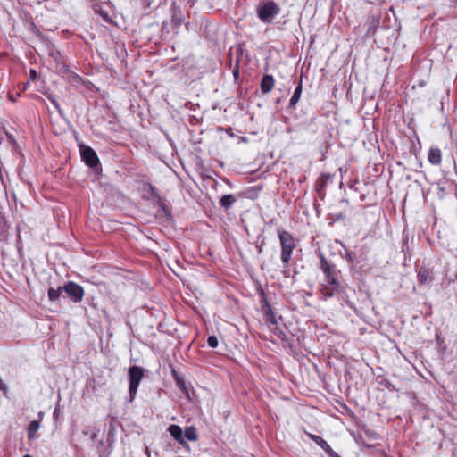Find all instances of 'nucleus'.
<instances>
[{
    "instance_id": "393cba45",
    "label": "nucleus",
    "mask_w": 457,
    "mask_h": 457,
    "mask_svg": "<svg viewBox=\"0 0 457 457\" xmlns=\"http://www.w3.org/2000/svg\"><path fill=\"white\" fill-rule=\"evenodd\" d=\"M58 414H59V408L55 407L54 411V418L57 419L58 418Z\"/></svg>"
},
{
    "instance_id": "9d476101",
    "label": "nucleus",
    "mask_w": 457,
    "mask_h": 457,
    "mask_svg": "<svg viewBox=\"0 0 457 457\" xmlns=\"http://www.w3.org/2000/svg\"><path fill=\"white\" fill-rule=\"evenodd\" d=\"M428 162L433 165H439L442 162L441 150L438 147H431L428 155Z\"/></svg>"
},
{
    "instance_id": "ddd939ff",
    "label": "nucleus",
    "mask_w": 457,
    "mask_h": 457,
    "mask_svg": "<svg viewBox=\"0 0 457 457\" xmlns=\"http://www.w3.org/2000/svg\"><path fill=\"white\" fill-rule=\"evenodd\" d=\"M92 9H93L94 12L99 14L104 21H106L108 23L112 22V18L110 17L108 12L103 9L101 4H93Z\"/></svg>"
},
{
    "instance_id": "6ab92c4d",
    "label": "nucleus",
    "mask_w": 457,
    "mask_h": 457,
    "mask_svg": "<svg viewBox=\"0 0 457 457\" xmlns=\"http://www.w3.org/2000/svg\"><path fill=\"white\" fill-rule=\"evenodd\" d=\"M62 291H63L62 287H58L57 289L49 288L48 289L49 299L51 301H56L59 298Z\"/></svg>"
},
{
    "instance_id": "f3484780",
    "label": "nucleus",
    "mask_w": 457,
    "mask_h": 457,
    "mask_svg": "<svg viewBox=\"0 0 457 457\" xmlns=\"http://www.w3.org/2000/svg\"><path fill=\"white\" fill-rule=\"evenodd\" d=\"M184 439L187 438L189 441H196L198 435L196 429L194 427H187L184 431Z\"/></svg>"
},
{
    "instance_id": "2eb2a0df",
    "label": "nucleus",
    "mask_w": 457,
    "mask_h": 457,
    "mask_svg": "<svg viewBox=\"0 0 457 457\" xmlns=\"http://www.w3.org/2000/svg\"><path fill=\"white\" fill-rule=\"evenodd\" d=\"M429 279H431L430 272L428 270L425 268L420 269L418 272V281L420 285L426 284Z\"/></svg>"
},
{
    "instance_id": "0eeeda50",
    "label": "nucleus",
    "mask_w": 457,
    "mask_h": 457,
    "mask_svg": "<svg viewBox=\"0 0 457 457\" xmlns=\"http://www.w3.org/2000/svg\"><path fill=\"white\" fill-rule=\"evenodd\" d=\"M309 436L318 445H320L329 457H340L333 449L328 445V444L320 436L316 435H309Z\"/></svg>"
},
{
    "instance_id": "9b49d317",
    "label": "nucleus",
    "mask_w": 457,
    "mask_h": 457,
    "mask_svg": "<svg viewBox=\"0 0 457 457\" xmlns=\"http://www.w3.org/2000/svg\"><path fill=\"white\" fill-rule=\"evenodd\" d=\"M274 79L271 75H264L261 81V90L263 94L270 93L274 87Z\"/></svg>"
},
{
    "instance_id": "c85d7f7f",
    "label": "nucleus",
    "mask_w": 457,
    "mask_h": 457,
    "mask_svg": "<svg viewBox=\"0 0 457 457\" xmlns=\"http://www.w3.org/2000/svg\"><path fill=\"white\" fill-rule=\"evenodd\" d=\"M278 335H279V336H280V335L285 336V334H284L282 331H279Z\"/></svg>"
},
{
    "instance_id": "20e7f679",
    "label": "nucleus",
    "mask_w": 457,
    "mask_h": 457,
    "mask_svg": "<svg viewBox=\"0 0 457 457\" xmlns=\"http://www.w3.org/2000/svg\"><path fill=\"white\" fill-rule=\"evenodd\" d=\"M129 402H132L136 396L138 386L140 381L144 377V370L139 366H131L129 369Z\"/></svg>"
},
{
    "instance_id": "aec40b11",
    "label": "nucleus",
    "mask_w": 457,
    "mask_h": 457,
    "mask_svg": "<svg viewBox=\"0 0 457 457\" xmlns=\"http://www.w3.org/2000/svg\"><path fill=\"white\" fill-rule=\"evenodd\" d=\"M46 97L51 101L54 108L59 113H62V109L56 99L51 94H46Z\"/></svg>"
},
{
    "instance_id": "4468645a",
    "label": "nucleus",
    "mask_w": 457,
    "mask_h": 457,
    "mask_svg": "<svg viewBox=\"0 0 457 457\" xmlns=\"http://www.w3.org/2000/svg\"><path fill=\"white\" fill-rule=\"evenodd\" d=\"M40 428V420H32L29 424L28 428V438L33 439L36 436L37 430Z\"/></svg>"
},
{
    "instance_id": "dca6fc26",
    "label": "nucleus",
    "mask_w": 457,
    "mask_h": 457,
    "mask_svg": "<svg viewBox=\"0 0 457 457\" xmlns=\"http://www.w3.org/2000/svg\"><path fill=\"white\" fill-rule=\"evenodd\" d=\"M235 202L236 197L233 195H223L220 200V204L224 209H228Z\"/></svg>"
},
{
    "instance_id": "bb28decb",
    "label": "nucleus",
    "mask_w": 457,
    "mask_h": 457,
    "mask_svg": "<svg viewBox=\"0 0 457 457\" xmlns=\"http://www.w3.org/2000/svg\"><path fill=\"white\" fill-rule=\"evenodd\" d=\"M145 452H146V454L149 456V455H150V453H149V450H148V448H147V447H146Z\"/></svg>"
},
{
    "instance_id": "412c9836",
    "label": "nucleus",
    "mask_w": 457,
    "mask_h": 457,
    "mask_svg": "<svg viewBox=\"0 0 457 457\" xmlns=\"http://www.w3.org/2000/svg\"><path fill=\"white\" fill-rule=\"evenodd\" d=\"M208 345L212 348H215L218 345V338L215 336H210L207 339Z\"/></svg>"
},
{
    "instance_id": "423d86ee",
    "label": "nucleus",
    "mask_w": 457,
    "mask_h": 457,
    "mask_svg": "<svg viewBox=\"0 0 457 457\" xmlns=\"http://www.w3.org/2000/svg\"><path fill=\"white\" fill-rule=\"evenodd\" d=\"M81 156L87 165L91 168H95L99 164V159L96 152L89 146H84L81 149Z\"/></svg>"
},
{
    "instance_id": "39448f33",
    "label": "nucleus",
    "mask_w": 457,
    "mask_h": 457,
    "mask_svg": "<svg viewBox=\"0 0 457 457\" xmlns=\"http://www.w3.org/2000/svg\"><path fill=\"white\" fill-rule=\"evenodd\" d=\"M62 288L74 303H79L82 301L84 296V289L81 286L76 284L75 282L70 281L66 283Z\"/></svg>"
},
{
    "instance_id": "f8f14e48",
    "label": "nucleus",
    "mask_w": 457,
    "mask_h": 457,
    "mask_svg": "<svg viewBox=\"0 0 457 457\" xmlns=\"http://www.w3.org/2000/svg\"><path fill=\"white\" fill-rule=\"evenodd\" d=\"M184 15L182 11L176 5L172 6V18L171 23L175 28H179L181 23L183 22Z\"/></svg>"
},
{
    "instance_id": "4be33fe9",
    "label": "nucleus",
    "mask_w": 457,
    "mask_h": 457,
    "mask_svg": "<svg viewBox=\"0 0 457 457\" xmlns=\"http://www.w3.org/2000/svg\"><path fill=\"white\" fill-rule=\"evenodd\" d=\"M5 231V222L2 217H0V236Z\"/></svg>"
},
{
    "instance_id": "cd10ccee",
    "label": "nucleus",
    "mask_w": 457,
    "mask_h": 457,
    "mask_svg": "<svg viewBox=\"0 0 457 457\" xmlns=\"http://www.w3.org/2000/svg\"><path fill=\"white\" fill-rule=\"evenodd\" d=\"M38 416H39V418H41V417L43 416V412H42V411H40V412L38 413Z\"/></svg>"
},
{
    "instance_id": "5701e85b",
    "label": "nucleus",
    "mask_w": 457,
    "mask_h": 457,
    "mask_svg": "<svg viewBox=\"0 0 457 457\" xmlns=\"http://www.w3.org/2000/svg\"><path fill=\"white\" fill-rule=\"evenodd\" d=\"M378 24V20L376 19L375 17L372 18V21H371V25L373 27H376L377 25Z\"/></svg>"
},
{
    "instance_id": "c756f323",
    "label": "nucleus",
    "mask_w": 457,
    "mask_h": 457,
    "mask_svg": "<svg viewBox=\"0 0 457 457\" xmlns=\"http://www.w3.org/2000/svg\"><path fill=\"white\" fill-rule=\"evenodd\" d=\"M23 457H31L29 454H26Z\"/></svg>"
},
{
    "instance_id": "a878e982",
    "label": "nucleus",
    "mask_w": 457,
    "mask_h": 457,
    "mask_svg": "<svg viewBox=\"0 0 457 457\" xmlns=\"http://www.w3.org/2000/svg\"><path fill=\"white\" fill-rule=\"evenodd\" d=\"M162 207L163 210L166 209V205L164 204H162Z\"/></svg>"
},
{
    "instance_id": "f257e3e1",
    "label": "nucleus",
    "mask_w": 457,
    "mask_h": 457,
    "mask_svg": "<svg viewBox=\"0 0 457 457\" xmlns=\"http://www.w3.org/2000/svg\"><path fill=\"white\" fill-rule=\"evenodd\" d=\"M320 268L325 274V282L320 288L322 297L327 299L341 294L344 291V286L340 280V271L324 257L320 259Z\"/></svg>"
},
{
    "instance_id": "b1692460",
    "label": "nucleus",
    "mask_w": 457,
    "mask_h": 457,
    "mask_svg": "<svg viewBox=\"0 0 457 457\" xmlns=\"http://www.w3.org/2000/svg\"><path fill=\"white\" fill-rule=\"evenodd\" d=\"M29 74H30V78H32V79H36V77H37V71H36L35 70H30Z\"/></svg>"
},
{
    "instance_id": "1a4fd4ad",
    "label": "nucleus",
    "mask_w": 457,
    "mask_h": 457,
    "mask_svg": "<svg viewBox=\"0 0 457 457\" xmlns=\"http://www.w3.org/2000/svg\"><path fill=\"white\" fill-rule=\"evenodd\" d=\"M262 312L265 315V321L270 326H277L278 322L275 317V313L268 302H266L263 305Z\"/></svg>"
},
{
    "instance_id": "a211bd4d",
    "label": "nucleus",
    "mask_w": 457,
    "mask_h": 457,
    "mask_svg": "<svg viewBox=\"0 0 457 457\" xmlns=\"http://www.w3.org/2000/svg\"><path fill=\"white\" fill-rule=\"evenodd\" d=\"M302 90H303L302 83L300 82L299 85L295 89L294 95L292 96V97L290 99V104H289L290 107L294 108L295 106V104L298 103V101L301 97Z\"/></svg>"
},
{
    "instance_id": "6e6552de",
    "label": "nucleus",
    "mask_w": 457,
    "mask_h": 457,
    "mask_svg": "<svg viewBox=\"0 0 457 457\" xmlns=\"http://www.w3.org/2000/svg\"><path fill=\"white\" fill-rule=\"evenodd\" d=\"M170 436L179 444L184 445L186 441L183 436V431L179 425L172 424L168 428Z\"/></svg>"
},
{
    "instance_id": "7ed1b4c3",
    "label": "nucleus",
    "mask_w": 457,
    "mask_h": 457,
    "mask_svg": "<svg viewBox=\"0 0 457 457\" xmlns=\"http://www.w3.org/2000/svg\"><path fill=\"white\" fill-rule=\"evenodd\" d=\"M279 12L280 8L274 1H268L257 9L258 17L264 23H271L274 17Z\"/></svg>"
},
{
    "instance_id": "f03ea898",
    "label": "nucleus",
    "mask_w": 457,
    "mask_h": 457,
    "mask_svg": "<svg viewBox=\"0 0 457 457\" xmlns=\"http://www.w3.org/2000/svg\"><path fill=\"white\" fill-rule=\"evenodd\" d=\"M278 237L281 245V260L287 266L291 260L293 250L295 248V239L289 232L285 230H279Z\"/></svg>"
}]
</instances>
